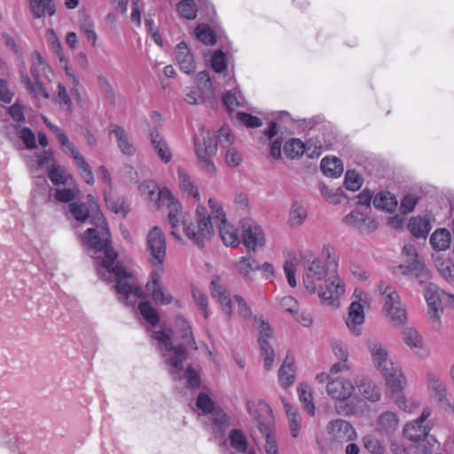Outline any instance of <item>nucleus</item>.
I'll return each instance as SVG.
<instances>
[{
	"label": "nucleus",
	"mask_w": 454,
	"mask_h": 454,
	"mask_svg": "<svg viewBox=\"0 0 454 454\" xmlns=\"http://www.w3.org/2000/svg\"><path fill=\"white\" fill-rule=\"evenodd\" d=\"M302 280L305 289L317 294L322 301L331 307L339 306V297L345 293V286L336 273L319 258L309 256L304 262Z\"/></svg>",
	"instance_id": "1"
},
{
	"label": "nucleus",
	"mask_w": 454,
	"mask_h": 454,
	"mask_svg": "<svg viewBox=\"0 0 454 454\" xmlns=\"http://www.w3.org/2000/svg\"><path fill=\"white\" fill-rule=\"evenodd\" d=\"M151 336L157 341L158 348L172 380L179 381L185 379L187 387L192 390L199 389L201 384L200 373L191 365L184 369V363L188 358V352L182 344L173 345L171 329L152 331Z\"/></svg>",
	"instance_id": "2"
},
{
	"label": "nucleus",
	"mask_w": 454,
	"mask_h": 454,
	"mask_svg": "<svg viewBox=\"0 0 454 454\" xmlns=\"http://www.w3.org/2000/svg\"><path fill=\"white\" fill-rule=\"evenodd\" d=\"M201 140L195 136L194 147L195 153L204 168L208 173H214L215 171V166L213 161V156L217 152V145L225 147L230 145L233 140V136L230 133L228 128L222 127L217 131V136L215 133H211L206 129L204 126L200 127Z\"/></svg>",
	"instance_id": "3"
},
{
	"label": "nucleus",
	"mask_w": 454,
	"mask_h": 454,
	"mask_svg": "<svg viewBox=\"0 0 454 454\" xmlns=\"http://www.w3.org/2000/svg\"><path fill=\"white\" fill-rule=\"evenodd\" d=\"M81 242L88 251L94 254L103 253L104 256L102 258H95L97 268H107V264L117 260L118 254L112 247L110 231L104 218H102V225L100 227L86 230L81 236Z\"/></svg>",
	"instance_id": "4"
},
{
	"label": "nucleus",
	"mask_w": 454,
	"mask_h": 454,
	"mask_svg": "<svg viewBox=\"0 0 454 454\" xmlns=\"http://www.w3.org/2000/svg\"><path fill=\"white\" fill-rule=\"evenodd\" d=\"M179 220V239L183 232L191 241L199 247H203L206 239H208L214 232L213 223L207 209L202 206L196 208L195 218L189 214H184L181 207L178 209Z\"/></svg>",
	"instance_id": "5"
},
{
	"label": "nucleus",
	"mask_w": 454,
	"mask_h": 454,
	"mask_svg": "<svg viewBox=\"0 0 454 454\" xmlns=\"http://www.w3.org/2000/svg\"><path fill=\"white\" fill-rule=\"evenodd\" d=\"M97 272L106 281L115 279L116 284L114 288L123 303L129 305L135 302L137 298L142 297V289L127 281L131 275L121 262L116 260L114 262L107 264V268L98 267Z\"/></svg>",
	"instance_id": "6"
},
{
	"label": "nucleus",
	"mask_w": 454,
	"mask_h": 454,
	"mask_svg": "<svg viewBox=\"0 0 454 454\" xmlns=\"http://www.w3.org/2000/svg\"><path fill=\"white\" fill-rule=\"evenodd\" d=\"M247 410L256 421L257 427L266 439L265 451L267 454H278V449L274 437L271 435L273 418L270 406L263 401L257 403L247 401Z\"/></svg>",
	"instance_id": "7"
},
{
	"label": "nucleus",
	"mask_w": 454,
	"mask_h": 454,
	"mask_svg": "<svg viewBox=\"0 0 454 454\" xmlns=\"http://www.w3.org/2000/svg\"><path fill=\"white\" fill-rule=\"evenodd\" d=\"M151 202H154L157 207H167L168 208V221L171 229V235L179 239V216H178V209L181 207V204L173 194L168 189H160L159 186L155 190H152L145 195Z\"/></svg>",
	"instance_id": "8"
},
{
	"label": "nucleus",
	"mask_w": 454,
	"mask_h": 454,
	"mask_svg": "<svg viewBox=\"0 0 454 454\" xmlns=\"http://www.w3.org/2000/svg\"><path fill=\"white\" fill-rule=\"evenodd\" d=\"M151 202H154L157 207H167L168 208V221L171 229V235L179 239V216H178V209L181 207V204L173 194L168 189H160L159 186L155 190H152L145 195Z\"/></svg>",
	"instance_id": "9"
},
{
	"label": "nucleus",
	"mask_w": 454,
	"mask_h": 454,
	"mask_svg": "<svg viewBox=\"0 0 454 454\" xmlns=\"http://www.w3.org/2000/svg\"><path fill=\"white\" fill-rule=\"evenodd\" d=\"M431 415L428 408L423 410L420 417L405 425L403 428V435L406 439L421 447V453L429 452L428 444L430 441L434 439L429 435L431 426L427 419Z\"/></svg>",
	"instance_id": "10"
},
{
	"label": "nucleus",
	"mask_w": 454,
	"mask_h": 454,
	"mask_svg": "<svg viewBox=\"0 0 454 454\" xmlns=\"http://www.w3.org/2000/svg\"><path fill=\"white\" fill-rule=\"evenodd\" d=\"M379 293L384 297L383 310L395 325H403L407 319L406 309L402 303L396 290L380 281L378 286Z\"/></svg>",
	"instance_id": "11"
},
{
	"label": "nucleus",
	"mask_w": 454,
	"mask_h": 454,
	"mask_svg": "<svg viewBox=\"0 0 454 454\" xmlns=\"http://www.w3.org/2000/svg\"><path fill=\"white\" fill-rule=\"evenodd\" d=\"M284 152L291 159H299L305 154L309 159L318 158L323 153V145L317 137H310L305 142L291 138L284 145Z\"/></svg>",
	"instance_id": "12"
},
{
	"label": "nucleus",
	"mask_w": 454,
	"mask_h": 454,
	"mask_svg": "<svg viewBox=\"0 0 454 454\" xmlns=\"http://www.w3.org/2000/svg\"><path fill=\"white\" fill-rule=\"evenodd\" d=\"M146 250L152 265L162 269L167 246L164 233L158 226H154L147 234Z\"/></svg>",
	"instance_id": "13"
},
{
	"label": "nucleus",
	"mask_w": 454,
	"mask_h": 454,
	"mask_svg": "<svg viewBox=\"0 0 454 454\" xmlns=\"http://www.w3.org/2000/svg\"><path fill=\"white\" fill-rule=\"evenodd\" d=\"M257 331L260 352L264 360V367L267 371H270L275 360V353L269 341L270 339H273V330L269 322L262 319L257 326Z\"/></svg>",
	"instance_id": "14"
},
{
	"label": "nucleus",
	"mask_w": 454,
	"mask_h": 454,
	"mask_svg": "<svg viewBox=\"0 0 454 454\" xmlns=\"http://www.w3.org/2000/svg\"><path fill=\"white\" fill-rule=\"evenodd\" d=\"M423 294L429 308L430 318L434 321L439 320V311L442 309L443 301H448L450 302V297L452 295L448 294L432 283H428L425 286Z\"/></svg>",
	"instance_id": "15"
},
{
	"label": "nucleus",
	"mask_w": 454,
	"mask_h": 454,
	"mask_svg": "<svg viewBox=\"0 0 454 454\" xmlns=\"http://www.w3.org/2000/svg\"><path fill=\"white\" fill-rule=\"evenodd\" d=\"M327 432L333 440L339 442H347L356 438V432L353 426L342 419L330 421L327 425Z\"/></svg>",
	"instance_id": "16"
},
{
	"label": "nucleus",
	"mask_w": 454,
	"mask_h": 454,
	"mask_svg": "<svg viewBox=\"0 0 454 454\" xmlns=\"http://www.w3.org/2000/svg\"><path fill=\"white\" fill-rule=\"evenodd\" d=\"M243 227V244L248 251H255L264 246L265 238L260 225L252 222H246Z\"/></svg>",
	"instance_id": "17"
},
{
	"label": "nucleus",
	"mask_w": 454,
	"mask_h": 454,
	"mask_svg": "<svg viewBox=\"0 0 454 454\" xmlns=\"http://www.w3.org/2000/svg\"><path fill=\"white\" fill-rule=\"evenodd\" d=\"M345 224L357 229L360 232L371 233L378 229L379 223L358 210H353L344 218Z\"/></svg>",
	"instance_id": "18"
},
{
	"label": "nucleus",
	"mask_w": 454,
	"mask_h": 454,
	"mask_svg": "<svg viewBox=\"0 0 454 454\" xmlns=\"http://www.w3.org/2000/svg\"><path fill=\"white\" fill-rule=\"evenodd\" d=\"M175 59L179 68L187 74H192L197 69L193 53L184 41H181L175 47Z\"/></svg>",
	"instance_id": "19"
},
{
	"label": "nucleus",
	"mask_w": 454,
	"mask_h": 454,
	"mask_svg": "<svg viewBox=\"0 0 454 454\" xmlns=\"http://www.w3.org/2000/svg\"><path fill=\"white\" fill-rule=\"evenodd\" d=\"M367 345L377 369L383 374H387L393 367L392 363L388 360L387 350L376 340H368Z\"/></svg>",
	"instance_id": "20"
},
{
	"label": "nucleus",
	"mask_w": 454,
	"mask_h": 454,
	"mask_svg": "<svg viewBox=\"0 0 454 454\" xmlns=\"http://www.w3.org/2000/svg\"><path fill=\"white\" fill-rule=\"evenodd\" d=\"M354 390V385L350 380L340 377L332 380L326 385L327 394L340 401H345L350 397Z\"/></svg>",
	"instance_id": "21"
},
{
	"label": "nucleus",
	"mask_w": 454,
	"mask_h": 454,
	"mask_svg": "<svg viewBox=\"0 0 454 454\" xmlns=\"http://www.w3.org/2000/svg\"><path fill=\"white\" fill-rule=\"evenodd\" d=\"M146 289L156 303L168 305L173 301L172 295L163 291V287L160 284V274L156 270H153L150 273V279L146 284Z\"/></svg>",
	"instance_id": "22"
},
{
	"label": "nucleus",
	"mask_w": 454,
	"mask_h": 454,
	"mask_svg": "<svg viewBox=\"0 0 454 454\" xmlns=\"http://www.w3.org/2000/svg\"><path fill=\"white\" fill-rule=\"evenodd\" d=\"M402 336L404 343L409 346L417 356L420 357L427 356L428 350L424 345L423 338L415 328H403Z\"/></svg>",
	"instance_id": "23"
},
{
	"label": "nucleus",
	"mask_w": 454,
	"mask_h": 454,
	"mask_svg": "<svg viewBox=\"0 0 454 454\" xmlns=\"http://www.w3.org/2000/svg\"><path fill=\"white\" fill-rule=\"evenodd\" d=\"M211 294L219 303L222 312L226 316L227 320L230 321L232 317L230 294L225 287L219 284L217 278L211 281Z\"/></svg>",
	"instance_id": "24"
},
{
	"label": "nucleus",
	"mask_w": 454,
	"mask_h": 454,
	"mask_svg": "<svg viewBox=\"0 0 454 454\" xmlns=\"http://www.w3.org/2000/svg\"><path fill=\"white\" fill-rule=\"evenodd\" d=\"M109 134L115 137L118 147L123 154L129 156L135 154L136 147L122 127L111 123L109 126Z\"/></svg>",
	"instance_id": "25"
},
{
	"label": "nucleus",
	"mask_w": 454,
	"mask_h": 454,
	"mask_svg": "<svg viewBox=\"0 0 454 454\" xmlns=\"http://www.w3.org/2000/svg\"><path fill=\"white\" fill-rule=\"evenodd\" d=\"M364 321V309L363 306L356 301H353L348 309V315L346 319V325L353 333V334L358 336L361 334V325Z\"/></svg>",
	"instance_id": "26"
},
{
	"label": "nucleus",
	"mask_w": 454,
	"mask_h": 454,
	"mask_svg": "<svg viewBox=\"0 0 454 454\" xmlns=\"http://www.w3.org/2000/svg\"><path fill=\"white\" fill-rule=\"evenodd\" d=\"M399 269L403 275L414 276L421 285L427 283L430 278L429 271L425 263L418 258L407 265H399Z\"/></svg>",
	"instance_id": "27"
},
{
	"label": "nucleus",
	"mask_w": 454,
	"mask_h": 454,
	"mask_svg": "<svg viewBox=\"0 0 454 454\" xmlns=\"http://www.w3.org/2000/svg\"><path fill=\"white\" fill-rule=\"evenodd\" d=\"M399 427V419L395 412L386 411L380 415L376 422V430L382 434L389 435Z\"/></svg>",
	"instance_id": "28"
},
{
	"label": "nucleus",
	"mask_w": 454,
	"mask_h": 454,
	"mask_svg": "<svg viewBox=\"0 0 454 454\" xmlns=\"http://www.w3.org/2000/svg\"><path fill=\"white\" fill-rule=\"evenodd\" d=\"M398 205L396 197L388 191H380L373 199V206L381 210L392 213Z\"/></svg>",
	"instance_id": "29"
},
{
	"label": "nucleus",
	"mask_w": 454,
	"mask_h": 454,
	"mask_svg": "<svg viewBox=\"0 0 454 454\" xmlns=\"http://www.w3.org/2000/svg\"><path fill=\"white\" fill-rule=\"evenodd\" d=\"M33 16L41 19L45 15L53 16L56 13L54 0H29Z\"/></svg>",
	"instance_id": "30"
},
{
	"label": "nucleus",
	"mask_w": 454,
	"mask_h": 454,
	"mask_svg": "<svg viewBox=\"0 0 454 454\" xmlns=\"http://www.w3.org/2000/svg\"><path fill=\"white\" fill-rule=\"evenodd\" d=\"M209 414L213 421L212 433L215 434V438L217 437V433L220 434V437L222 438L224 434V431L230 427V418L219 408L215 409Z\"/></svg>",
	"instance_id": "31"
},
{
	"label": "nucleus",
	"mask_w": 454,
	"mask_h": 454,
	"mask_svg": "<svg viewBox=\"0 0 454 454\" xmlns=\"http://www.w3.org/2000/svg\"><path fill=\"white\" fill-rule=\"evenodd\" d=\"M21 81L29 93L34 95L35 98H43L45 99L50 98V95L40 81L38 74H36L35 79L30 78L27 74H22Z\"/></svg>",
	"instance_id": "32"
},
{
	"label": "nucleus",
	"mask_w": 454,
	"mask_h": 454,
	"mask_svg": "<svg viewBox=\"0 0 454 454\" xmlns=\"http://www.w3.org/2000/svg\"><path fill=\"white\" fill-rule=\"evenodd\" d=\"M359 393L371 402H377L381 396L380 389L370 380L362 378L356 381Z\"/></svg>",
	"instance_id": "33"
},
{
	"label": "nucleus",
	"mask_w": 454,
	"mask_h": 454,
	"mask_svg": "<svg viewBox=\"0 0 454 454\" xmlns=\"http://www.w3.org/2000/svg\"><path fill=\"white\" fill-rule=\"evenodd\" d=\"M386 377V384L392 395H401L402 390L405 385L404 375L397 371H394L391 367L387 374H383Z\"/></svg>",
	"instance_id": "34"
},
{
	"label": "nucleus",
	"mask_w": 454,
	"mask_h": 454,
	"mask_svg": "<svg viewBox=\"0 0 454 454\" xmlns=\"http://www.w3.org/2000/svg\"><path fill=\"white\" fill-rule=\"evenodd\" d=\"M151 143L153 149L157 153L159 158L162 161L166 163L170 161L172 158L171 151L168 148L166 141L161 137V136L158 132H151Z\"/></svg>",
	"instance_id": "35"
},
{
	"label": "nucleus",
	"mask_w": 454,
	"mask_h": 454,
	"mask_svg": "<svg viewBox=\"0 0 454 454\" xmlns=\"http://www.w3.org/2000/svg\"><path fill=\"white\" fill-rule=\"evenodd\" d=\"M284 408L288 418V424L291 432V435L296 438L301 430V417L298 411V409L294 405L285 403Z\"/></svg>",
	"instance_id": "36"
},
{
	"label": "nucleus",
	"mask_w": 454,
	"mask_h": 454,
	"mask_svg": "<svg viewBox=\"0 0 454 454\" xmlns=\"http://www.w3.org/2000/svg\"><path fill=\"white\" fill-rule=\"evenodd\" d=\"M429 241L434 249L444 251L450 247V233L447 229H437L432 233Z\"/></svg>",
	"instance_id": "37"
},
{
	"label": "nucleus",
	"mask_w": 454,
	"mask_h": 454,
	"mask_svg": "<svg viewBox=\"0 0 454 454\" xmlns=\"http://www.w3.org/2000/svg\"><path fill=\"white\" fill-rule=\"evenodd\" d=\"M219 234L225 246L237 247L240 243L237 229L227 222L217 225Z\"/></svg>",
	"instance_id": "38"
},
{
	"label": "nucleus",
	"mask_w": 454,
	"mask_h": 454,
	"mask_svg": "<svg viewBox=\"0 0 454 454\" xmlns=\"http://www.w3.org/2000/svg\"><path fill=\"white\" fill-rule=\"evenodd\" d=\"M321 169L323 173L331 177H338L343 172V167L340 160L336 157L325 156L321 160Z\"/></svg>",
	"instance_id": "39"
},
{
	"label": "nucleus",
	"mask_w": 454,
	"mask_h": 454,
	"mask_svg": "<svg viewBox=\"0 0 454 454\" xmlns=\"http://www.w3.org/2000/svg\"><path fill=\"white\" fill-rule=\"evenodd\" d=\"M294 364L293 361H289L287 356L278 371L279 383L283 387L287 388L294 383Z\"/></svg>",
	"instance_id": "40"
},
{
	"label": "nucleus",
	"mask_w": 454,
	"mask_h": 454,
	"mask_svg": "<svg viewBox=\"0 0 454 454\" xmlns=\"http://www.w3.org/2000/svg\"><path fill=\"white\" fill-rule=\"evenodd\" d=\"M222 100L226 109L230 112L232 111L235 107H243L246 104V99L238 88L226 91L223 95Z\"/></svg>",
	"instance_id": "41"
},
{
	"label": "nucleus",
	"mask_w": 454,
	"mask_h": 454,
	"mask_svg": "<svg viewBox=\"0 0 454 454\" xmlns=\"http://www.w3.org/2000/svg\"><path fill=\"white\" fill-rule=\"evenodd\" d=\"M411 234L417 239H425L431 230L430 223L421 217H412L408 224Z\"/></svg>",
	"instance_id": "42"
},
{
	"label": "nucleus",
	"mask_w": 454,
	"mask_h": 454,
	"mask_svg": "<svg viewBox=\"0 0 454 454\" xmlns=\"http://www.w3.org/2000/svg\"><path fill=\"white\" fill-rule=\"evenodd\" d=\"M196 38L206 45H214L216 43L215 32L208 24H199L194 29Z\"/></svg>",
	"instance_id": "43"
},
{
	"label": "nucleus",
	"mask_w": 454,
	"mask_h": 454,
	"mask_svg": "<svg viewBox=\"0 0 454 454\" xmlns=\"http://www.w3.org/2000/svg\"><path fill=\"white\" fill-rule=\"evenodd\" d=\"M428 388L434 392L439 401L446 399L447 390L442 380L435 373L429 372L427 375Z\"/></svg>",
	"instance_id": "44"
},
{
	"label": "nucleus",
	"mask_w": 454,
	"mask_h": 454,
	"mask_svg": "<svg viewBox=\"0 0 454 454\" xmlns=\"http://www.w3.org/2000/svg\"><path fill=\"white\" fill-rule=\"evenodd\" d=\"M137 309L148 325L154 327L159 324L160 316L149 301H140Z\"/></svg>",
	"instance_id": "45"
},
{
	"label": "nucleus",
	"mask_w": 454,
	"mask_h": 454,
	"mask_svg": "<svg viewBox=\"0 0 454 454\" xmlns=\"http://www.w3.org/2000/svg\"><path fill=\"white\" fill-rule=\"evenodd\" d=\"M105 200L107 207L114 214L125 216L129 211L128 203L123 197H113L111 195H105Z\"/></svg>",
	"instance_id": "46"
},
{
	"label": "nucleus",
	"mask_w": 454,
	"mask_h": 454,
	"mask_svg": "<svg viewBox=\"0 0 454 454\" xmlns=\"http://www.w3.org/2000/svg\"><path fill=\"white\" fill-rule=\"evenodd\" d=\"M237 270L246 278H250V273L260 270L259 262L253 257L242 256L236 263Z\"/></svg>",
	"instance_id": "47"
},
{
	"label": "nucleus",
	"mask_w": 454,
	"mask_h": 454,
	"mask_svg": "<svg viewBox=\"0 0 454 454\" xmlns=\"http://www.w3.org/2000/svg\"><path fill=\"white\" fill-rule=\"evenodd\" d=\"M297 394L300 401L302 403L304 409L310 416L315 415V405L313 403L312 394L309 389V386L305 383H301L297 387Z\"/></svg>",
	"instance_id": "48"
},
{
	"label": "nucleus",
	"mask_w": 454,
	"mask_h": 454,
	"mask_svg": "<svg viewBox=\"0 0 454 454\" xmlns=\"http://www.w3.org/2000/svg\"><path fill=\"white\" fill-rule=\"evenodd\" d=\"M178 181L180 189L196 200H200L198 188L191 181L190 176L183 170H178Z\"/></svg>",
	"instance_id": "49"
},
{
	"label": "nucleus",
	"mask_w": 454,
	"mask_h": 454,
	"mask_svg": "<svg viewBox=\"0 0 454 454\" xmlns=\"http://www.w3.org/2000/svg\"><path fill=\"white\" fill-rule=\"evenodd\" d=\"M319 191L325 199L333 205L340 203L342 198L345 197L343 190L340 187L333 189L323 183L319 184Z\"/></svg>",
	"instance_id": "50"
},
{
	"label": "nucleus",
	"mask_w": 454,
	"mask_h": 454,
	"mask_svg": "<svg viewBox=\"0 0 454 454\" xmlns=\"http://www.w3.org/2000/svg\"><path fill=\"white\" fill-rule=\"evenodd\" d=\"M231 446L238 452L244 453L247 449V440L244 433L239 429H232L229 433Z\"/></svg>",
	"instance_id": "51"
},
{
	"label": "nucleus",
	"mask_w": 454,
	"mask_h": 454,
	"mask_svg": "<svg viewBox=\"0 0 454 454\" xmlns=\"http://www.w3.org/2000/svg\"><path fill=\"white\" fill-rule=\"evenodd\" d=\"M177 12L181 18L192 20L197 17V7L194 0H181L176 5Z\"/></svg>",
	"instance_id": "52"
},
{
	"label": "nucleus",
	"mask_w": 454,
	"mask_h": 454,
	"mask_svg": "<svg viewBox=\"0 0 454 454\" xmlns=\"http://www.w3.org/2000/svg\"><path fill=\"white\" fill-rule=\"evenodd\" d=\"M16 131L27 150H34L37 147L35 135L30 128L16 126Z\"/></svg>",
	"instance_id": "53"
},
{
	"label": "nucleus",
	"mask_w": 454,
	"mask_h": 454,
	"mask_svg": "<svg viewBox=\"0 0 454 454\" xmlns=\"http://www.w3.org/2000/svg\"><path fill=\"white\" fill-rule=\"evenodd\" d=\"M208 206L211 210V215H209V216L211 217L213 225L214 224L219 225V224H222V223L227 222L226 215L223 210V207L216 200L212 199V198L209 199Z\"/></svg>",
	"instance_id": "54"
},
{
	"label": "nucleus",
	"mask_w": 454,
	"mask_h": 454,
	"mask_svg": "<svg viewBox=\"0 0 454 454\" xmlns=\"http://www.w3.org/2000/svg\"><path fill=\"white\" fill-rule=\"evenodd\" d=\"M307 217V211L298 201L292 204L289 212V223L291 226H298L303 223Z\"/></svg>",
	"instance_id": "55"
},
{
	"label": "nucleus",
	"mask_w": 454,
	"mask_h": 454,
	"mask_svg": "<svg viewBox=\"0 0 454 454\" xmlns=\"http://www.w3.org/2000/svg\"><path fill=\"white\" fill-rule=\"evenodd\" d=\"M48 176L54 185H65L67 184L68 176L59 164H52L48 169Z\"/></svg>",
	"instance_id": "56"
},
{
	"label": "nucleus",
	"mask_w": 454,
	"mask_h": 454,
	"mask_svg": "<svg viewBox=\"0 0 454 454\" xmlns=\"http://www.w3.org/2000/svg\"><path fill=\"white\" fill-rule=\"evenodd\" d=\"M69 213L78 222L84 223L90 216L87 206L79 201L71 202L68 206Z\"/></svg>",
	"instance_id": "57"
},
{
	"label": "nucleus",
	"mask_w": 454,
	"mask_h": 454,
	"mask_svg": "<svg viewBox=\"0 0 454 454\" xmlns=\"http://www.w3.org/2000/svg\"><path fill=\"white\" fill-rule=\"evenodd\" d=\"M47 41L51 50L56 53L60 62L67 64V59L65 58L62 46L56 32L52 28L47 29Z\"/></svg>",
	"instance_id": "58"
},
{
	"label": "nucleus",
	"mask_w": 454,
	"mask_h": 454,
	"mask_svg": "<svg viewBox=\"0 0 454 454\" xmlns=\"http://www.w3.org/2000/svg\"><path fill=\"white\" fill-rule=\"evenodd\" d=\"M192 298H193L197 307L202 312L204 318L207 319L208 317V311H207L208 299H207V294L200 289H199L195 286H192Z\"/></svg>",
	"instance_id": "59"
},
{
	"label": "nucleus",
	"mask_w": 454,
	"mask_h": 454,
	"mask_svg": "<svg viewBox=\"0 0 454 454\" xmlns=\"http://www.w3.org/2000/svg\"><path fill=\"white\" fill-rule=\"evenodd\" d=\"M364 179L359 173L355 170L347 171L344 179V186L347 190L356 192L361 188Z\"/></svg>",
	"instance_id": "60"
},
{
	"label": "nucleus",
	"mask_w": 454,
	"mask_h": 454,
	"mask_svg": "<svg viewBox=\"0 0 454 454\" xmlns=\"http://www.w3.org/2000/svg\"><path fill=\"white\" fill-rule=\"evenodd\" d=\"M210 66L215 73H223L227 69L226 54L222 50L215 51L210 59Z\"/></svg>",
	"instance_id": "61"
},
{
	"label": "nucleus",
	"mask_w": 454,
	"mask_h": 454,
	"mask_svg": "<svg viewBox=\"0 0 454 454\" xmlns=\"http://www.w3.org/2000/svg\"><path fill=\"white\" fill-rule=\"evenodd\" d=\"M205 90L200 86H194L189 88L184 100L190 105H200L205 101Z\"/></svg>",
	"instance_id": "62"
},
{
	"label": "nucleus",
	"mask_w": 454,
	"mask_h": 454,
	"mask_svg": "<svg viewBox=\"0 0 454 454\" xmlns=\"http://www.w3.org/2000/svg\"><path fill=\"white\" fill-rule=\"evenodd\" d=\"M419 196L416 193L409 192L401 200L400 211L403 215L412 212L418 204Z\"/></svg>",
	"instance_id": "63"
},
{
	"label": "nucleus",
	"mask_w": 454,
	"mask_h": 454,
	"mask_svg": "<svg viewBox=\"0 0 454 454\" xmlns=\"http://www.w3.org/2000/svg\"><path fill=\"white\" fill-rule=\"evenodd\" d=\"M435 266L442 276L448 281L454 280V265L450 261H435Z\"/></svg>",
	"instance_id": "64"
}]
</instances>
